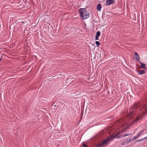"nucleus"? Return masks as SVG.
Here are the masks:
<instances>
[{"label": "nucleus", "instance_id": "1", "mask_svg": "<svg viewBox=\"0 0 147 147\" xmlns=\"http://www.w3.org/2000/svg\"><path fill=\"white\" fill-rule=\"evenodd\" d=\"M131 111L129 112L127 117L131 119L132 124L136 123L139 119L142 118L143 115L147 113V107L140 103H135L131 108Z\"/></svg>", "mask_w": 147, "mask_h": 147}, {"label": "nucleus", "instance_id": "2", "mask_svg": "<svg viewBox=\"0 0 147 147\" xmlns=\"http://www.w3.org/2000/svg\"><path fill=\"white\" fill-rule=\"evenodd\" d=\"M79 12L80 17H82L83 20L87 19L89 17V13L87 12L84 8H81L80 9Z\"/></svg>", "mask_w": 147, "mask_h": 147}, {"label": "nucleus", "instance_id": "3", "mask_svg": "<svg viewBox=\"0 0 147 147\" xmlns=\"http://www.w3.org/2000/svg\"><path fill=\"white\" fill-rule=\"evenodd\" d=\"M115 137V136H114L113 135L111 136L110 137H108L107 138L103 141L101 143L99 144L98 146L100 147L102 146H105L109 144L111 140L114 138Z\"/></svg>", "mask_w": 147, "mask_h": 147}, {"label": "nucleus", "instance_id": "4", "mask_svg": "<svg viewBox=\"0 0 147 147\" xmlns=\"http://www.w3.org/2000/svg\"><path fill=\"white\" fill-rule=\"evenodd\" d=\"M115 2V0H107L106 2V5L108 6L113 4Z\"/></svg>", "mask_w": 147, "mask_h": 147}, {"label": "nucleus", "instance_id": "5", "mask_svg": "<svg viewBox=\"0 0 147 147\" xmlns=\"http://www.w3.org/2000/svg\"><path fill=\"white\" fill-rule=\"evenodd\" d=\"M132 138H131L129 139H126V140H124L121 143V145H124L126 144V143L127 142H131V140Z\"/></svg>", "mask_w": 147, "mask_h": 147}, {"label": "nucleus", "instance_id": "6", "mask_svg": "<svg viewBox=\"0 0 147 147\" xmlns=\"http://www.w3.org/2000/svg\"><path fill=\"white\" fill-rule=\"evenodd\" d=\"M96 9L97 11H100L101 9V5L100 4H98L96 6Z\"/></svg>", "mask_w": 147, "mask_h": 147}, {"label": "nucleus", "instance_id": "7", "mask_svg": "<svg viewBox=\"0 0 147 147\" xmlns=\"http://www.w3.org/2000/svg\"><path fill=\"white\" fill-rule=\"evenodd\" d=\"M135 59L137 61H139L140 59V57L139 55L136 52H135Z\"/></svg>", "mask_w": 147, "mask_h": 147}, {"label": "nucleus", "instance_id": "8", "mask_svg": "<svg viewBox=\"0 0 147 147\" xmlns=\"http://www.w3.org/2000/svg\"><path fill=\"white\" fill-rule=\"evenodd\" d=\"M139 63L141 65V67L142 68L145 69H146V65L145 64L140 62H139Z\"/></svg>", "mask_w": 147, "mask_h": 147}, {"label": "nucleus", "instance_id": "9", "mask_svg": "<svg viewBox=\"0 0 147 147\" xmlns=\"http://www.w3.org/2000/svg\"><path fill=\"white\" fill-rule=\"evenodd\" d=\"M145 70H143L140 71H139L138 72V74L139 75H142L145 73Z\"/></svg>", "mask_w": 147, "mask_h": 147}, {"label": "nucleus", "instance_id": "10", "mask_svg": "<svg viewBox=\"0 0 147 147\" xmlns=\"http://www.w3.org/2000/svg\"><path fill=\"white\" fill-rule=\"evenodd\" d=\"M100 32L99 31H98L96 33V37H99L100 35Z\"/></svg>", "mask_w": 147, "mask_h": 147}, {"label": "nucleus", "instance_id": "11", "mask_svg": "<svg viewBox=\"0 0 147 147\" xmlns=\"http://www.w3.org/2000/svg\"><path fill=\"white\" fill-rule=\"evenodd\" d=\"M145 140V139L144 138V137L143 138H142L140 140H136V142H141V141H143L144 140Z\"/></svg>", "mask_w": 147, "mask_h": 147}, {"label": "nucleus", "instance_id": "12", "mask_svg": "<svg viewBox=\"0 0 147 147\" xmlns=\"http://www.w3.org/2000/svg\"><path fill=\"white\" fill-rule=\"evenodd\" d=\"M131 134V133H127V134H125L123 135V137L127 136H130Z\"/></svg>", "mask_w": 147, "mask_h": 147}, {"label": "nucleus", "instance_id": "13", "mask_svg": "<svg viewBox=\"0 0 147 147\" xmlns=\"http://www.w3.org/2000/svg\"><path fill=\"white\" fill-rule=\"evenodd\" d=\"M95 43L97 45V46H98L100 45V42H99L98 41H96L95 42Z\"/></svg>", "mask_w": 147, "mask_h": 147}, {"label": "nucleus", "instance_id": "14", "mask_svg": "<svg viewBox=\"0 0 147 147\" xmlns=\"http://www.w3.org/2000/svg\"><path fill=\"white\" fill-rule=\"evenodd\" d=\"M141 134H142L140 132L138 133L137 134V136H136L138 138L140 137Z\"/></svg>", "mask_w": 147, "mask_h": 147}, {"label": "nucleus", "instance_id": "15", "mask_svg": "<svg viewBox=\"0 0 147 147\" xmlns=\"http://www.w3.org/2000/svg\"><path fill=\"white\" fill-rule=\"evenodd\" d=\"M146 130V129H144L142 130L140 132L142 134L144 132V131Z\"/></svg>", "mask_w": 147, "mask_h": 147}, {"label": "nucleus", "instance_id": "16", "mask_svg": "<svg viewBox=\"0 0 147 147\" xmlns=\"http://www.w3.org/2000/svg\"><path fill=\"white\" fill-rule=\"evenodd\" d=\"M138 138L137 137V136H134L133 138L132 139H133L134 140H136V138Z\"/></svg>", "mask_w": 147, "mask_h": 147}, {"label": "nucleus", "instance_id": "17", "mask_svg": "<svg viewBox=\"0 0 147 147\" xmlns=\"http://www.w3.org/2000/svg\"><path fill=\"white\" fill-rule=\"evenodd\" d=\"M82 145L84 147H88V146H87V145L86 144H84Z\"/></svg>", "mask_w": 147, "mask_h": 147}, {"label": "nucleus", "instance_id": "18", "mask_svg": "<svg viewBox=\"0 0 147 147\" xmlns=\"http://www.w3.org/2000/svg\"><path fill=\"white\" fill-rule=\"evenodd\" d=\"M98 37H96V36L95 39L96 40H98Z\"/></svg>", "mask_w": 147, "mask_h": 147}, {"label": "nucleus", "instance_id": "19", "mask_svg": "<svg viewBox=\"0 0 147 147\" xmlns=\"http://www.w3.org/2000/svg\"><path fill=\"white\" fill-rule=\"evenodd\" d=\"M144 138L145 139V140L147 139V136L146 137H144Z\"/></svg>", "mask_w": 147, "mask_h": 147}, {"label": "nucleus", "instance_id": "20", "mask_svg": "<svg viewBox=\"0 0 147 147\" xmlns=\"http://www.w3.org/2000/svg\"><path fill=\"white\" fill-rule=\"evenodd\" d=\"M120 122H121V120L119 119V122L120 123Z\"/></svg>", "mask_w": 147, "mask_h": 147}, {"label": "nucleus", "instance_id": "21", "mask_svg": "<svg viewBox=\"0 0 147 147\" xmlns=\"http://www.w3.org/2000/svg\"><path fill=\"white\" fill-rule=\"evenodd\" d=\"M1 59H0V61H1Z\"/></svg>", "mask_w": 147, "mask_h": 147}]
</instances>
